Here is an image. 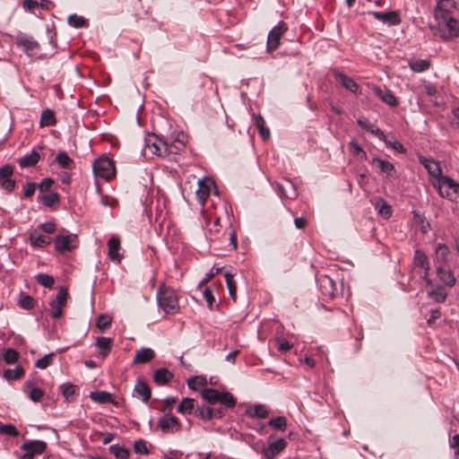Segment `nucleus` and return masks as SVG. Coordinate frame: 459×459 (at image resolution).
I'll list each match as a JSON object with an SVG mask.
<instances>
[{"instance_id":"f257e3e1","label":"nucleus","mask_w":459,"mask_h":459,"mask_svg":"<svg viewBox=\"0 0 459 459\" xmlns=\"http://www.w3.org/2000/svg\"><path fill=\"white\" fill-rule=\"evenodd\" d=\"M185 134H178V138L154 137L146 141V147L154 154L166 157L169 154H177L185 147Z\"/></svg>"},{"instance_id":"f03ea898","label":"nucleus","mask_w":459,"mask_h":459,"mask_svg":"<svg viewBox=\"0 0 459 459\" xmlns=\"http://www.w3.org/2000/svg\"><path fill=\"white\" fill-rule=\"evenodd\" d=\"M159 307L166 313L175 315L179 311L178 299L175 290L161 284L157 290Z\"/></svg>"},{"instance_id":"7ed1b4c3","label":"nucleus","mask_w":459,"mask_h":459,"mask_svg":"<svg viewBox=\"0 0 459 459\" xmlns=\"http://www.w3.org/2000/svg\"><path fill=\"white\" fill-rule=\"evenodd\" d=\"M432 185L437 188L442 197H446L452 202H459V183L447 176H442L437 180H434Z\"/></svg>"},{"instance_id":"20e7f679","label":"nucleus","mask_w":459,"mask_h":459,"mask_svg":"<svg viewBox=\"0 0 459 459\" xmlns=\"http://www.w3.org/2000/svg\"><path fill=\"white\" fill-rule=\"evenodd\" d=\"M435 18L438 22L437 33L440 38L449 40L459 36V22L451 14Z\"/></svg>"},{"instance_id":"39448f33","label":"nucleus","mask_w":459,"mask_h":459,"mask_svg":"<svg viewBox=\"0 0 459 459\" xmlns=\"http://www.w3.org/2000/svg\"><path fill=\"white\" fill-rule=\"evenodd\" d=\"M93 173L96 177L106 180L112 179L116 175V168L113 160L108 157H100L92 164Z\"/></svg>"},{"instance_id":"423d86ee","label":"nucleus","mask_w":459,"mask_h":459,"mask_svg":"<svg viewBox=\"0 0 459 459\" xmlns=\"http://www.w3.org/2000/svg\"><path fill=\"white\" fill-rule=\"evenodd\" d=\"M68 292L65 288H60L56 298L49 302L50 314L55 319L63 316V308L66 306Z\"/></svg>"},{"instance_id":"0eeeda50","label":"nucleus","mask_w":459,"mask_h":459,"mask_svg":"<svg viewBox=\"0 0 459 459\" xmlns=\"http://www.w3.org/2000/svg\"><path fill=\"white\" fill-rule=\"evenodd\" d=\"M287 30L288 27L286 23L280 22L270 30L266 43L267 50L269 52L273 51L279 48L281 38L287 31Z\"/></svg>"},{"instance_id":"6e6552de","label":"nucleus","mask_w":459,"mask_h":459,"mask_svg":"<svg viewBox=\"0 0 459 459\" xmlns=\"http://www.w3.org/2000/svg\"><path fill=\"white\" fill-rule=\"evenodd\" d=\"M77 236L74 234L57 235L55 238V247L59 253L70 251L76 247Z\"/></svg>"},{"instance_id":"1a4fd4ad","label":"nucleus","mask_w":459,"mask_h":459,"mask_svg":"<svg viewBox=\"0 0 459 459\" xmlns=\"http://www.w3.org/2000/svg\"><path fill=\"white\" fill-rule=\"evenodd\" d=\"M319 288L325 297L333 299L338 294L335 281L328 275H322L318 279Z\"/></svg>"},{"instance_id":"9d476101","label":"nucleus","mask_w":459,"mask_h":459,"mask_svg":"<svg viewBox=\"0 0 459 459\" xmlns=\"http://www.w3.org/2000/svg\"><path fill=\"white\" fill-rule=\"evenodd\" d=\"M13 173V168L11 165H5L0 169V186L9 193L15 187V181L11 178Z\"/></svg>"},{"instance_id":"9b49d317","label":"nucleus","mask_w":459,"mask_h":459,"mask_svg":"<svg viewBox=\"0 0 459 459\" xmlns=\"http://www.w3.org/2000/svg\"><path fill=\"white\" fill-rule=\"evenodd\" d=\"M158 425L163 432H175L180 429L178 420L170 413H166L164 416L160 417Z\"/></svg>"},{"instance_id":"f8f14e48","label":"nucleus","mask_w":459,"mask_h":459,"mask_svg":"<svg viewBox=\"0 0 459 459\" xmlns=\"http://www.w3.org/2000/svg\"><path fill=\"white\" fill-rule=\"evenodd\" d=\"M368 13L373 15L377 20L385 24L396 25L401 22L399 13L396 11L369 12Z\"/></svg>"},{"instance_id":"ddd939ff","label":"nucleus","mask_w":459,"mask_h":459,"mask_svg":"<svg viewBox=\"0 0 459 459\" xmlns=\"http://www.w3.org/2000/svg\"><path fill=\"white\" fill-rule=\"evenodd\" d=\"M212 186H213V182L209 178L198 180V188L195 191V195L202 205L204 204L210 195Z\"/></svg>"},{"instance_id":"4468645a","label":"nucleus","mask_w":459,"mask_h":459,"mask_svg":"<svg viewBox=\"0 0 459 459\" xmlns=\"http://www.w3.org/2000/svg\"><path fill=\"white\" fill-rule=\"evenodd\" d=\"M17 45L22 47L24 51L29 55L35 54L39 48V43L33 39V38L21 34L16 39Z\"/></svg>"},{"instance_id":"2eb2a0df","label":"nucleus","mask_w":459,"mask_h":459,"mask_svg":"<svg viewBox=\"0 0 459 459\" xmlns=\"http://www.w3.org/2000/svg\"><path fill=\"white\" fill-rule=\"evenodd\" d=\"M419 161L427 169L429 175H431L435 180L439 179L442 177V169L439 164L434 160L428 159L424 156H419Z\"/></svg>"},{"instance_id":"dca6fc26","label":"nucleus","mask_w":459,"mask_h":459,"mask_svg":"<svg viewBox=\"0 0 459 459\" xmlns=\"http://www.w3.org/2000/svg\"><path fill=\"white\" fill-rule=\"evenodd\" d=\"M287 446V441L284 438H278L269 444L264 449L263 454L267 459H273L276 455L284 450Z\"/></svg>"},{"instance_id":"f3484780","label":"nucleus","mask_w":459,"mask_h":459,"mask_svg":"<svg viewBox=\"0 0 459 459\" xmlns=\"http://www.w3.org/2000/svg\"><path fill=\"white\" fill-rule=\"evenodd\" d=\"M108 255L115 263L119 264L122 259V255L119 253L120 250V239L117 236H112L108 241Z\"/></svg>"},{"instance_id":"a211bd4d","label":"nucleus","mask_w":459,"mask_h":459,"mask_svg":"<svg viewBox=\"0 0 459 459\" xmlns=\"http://www.w3.org/2000/svg\"><path fill=\"white\" fill-rule=\"evenodd\" d=\"M333 76L346 90L353 93L358 92L359 86L351 77L336 71L333 72Z\"/></svg>"},{"instance_id":"6ab92c4d","label":"nucleus","mask_w":459,"mask_h":459,"mask_svg":"<svg viewBox=\"0 0 459 459\" xmlns=\"http://www.w3.org/2000/svg\"><path fill=\"white\" fill-rule=\"evenodd\" d=\"M47 444L41 440L26 441L21 446V449L32 453V455H41L45 452Z\"/></svg>"},{"instance_id":"aec40b11","label":"nucleus","mask_w":459,"mask_h":459,"mask_svg":"<svg viewBox=\"0 0 459 459\" xmlns=\"http://www.w3.org/2000/svg\"><path fill=\"white\" fill-rule=\"evenodd\" d=\"M29 240L33 247H45L50 245L52 239L48 236L40 234L38 230L30 232Z\"/></svg>"},{"instance_id":"412c9836","label":"nucleus","mask_w":459,"mask_h":459,"mask_svg":"<svg viewBox=\"0 0 459 459\" xmlns=\"http://www.w3.org/2000/svg\"><path fill=\"white\" fill-rule=\"evenodd\" d=\"M374 91L376 95L385 103L391 107L398 106V100L392 91L386 88L375 87Z\"/></svg>"},{"instance_id":"4be33fe9","label":"nucleus","mask_w":459,"mask_h":459,"mask_svg":"<svg viewBox=\"0 0 459 459\" xmlns=\"http://www.w3.org/2000/svg\"><path fill=\"white\" fill-rule=\"evenodd\" d=\"M435 264L444 265L449 260L450 249L446 244L438 243L435 247Z\"/></svg>"},{"instance_id":"5701e85b","label":"nucleus","mask_w":459,"mask_h":459,"mask_svg":"<svg viewBox=\"0 0 459 459\" xmlns=\"http://www.w3.org/2000/svg\"><path fill=\"white\" fill-rule=\"evenodd\" d=\"M435 17H444L450 15L451 11L455 7L454 0H436Z\"/></svg>"},{"instance_id":"b1692460","label":"nucleus","mask_w":459,"mask_h":459,"mask_svg":"<svg viewBox=\"0 0 459 459\" xmlns=\"http://www.w3.org/2000/svg\"><path fill=\"white\" fill-rule=\"evenodd\" d=\"M437 274L438 279L446 286L448 287H454L456 279L451 270L446 269L442 265L437 266Z\"/></svg>"},{"instance_id":"393cba45","label":"nucleus","mask_w":459,"mask_h":459,"mask_svg":"<svg viewBox=\"0 0 459 459\" xmlns=\"http://www.w3.org/2000/svg\"><path fill=\"white\" fill-rule=\"evenodd\" d=\"M134 396L142 399L143 403H148L152 392L147 384L142 380H138L134 388Z\"/></svg>"},{"instance_id":"a878e982","label":"nucleus","mask_w":459,"mask_h":459,"mask_svg":"<svg viewBox=\"0 0 459 459\" xmlns=\"http://www.w3.org/2000/svg\"><path fill=\"white\" fill-rule=\"evenodd\" d=\"M414 268H420L423 271H429V262L427 255L420 249H416L413 255Z\"/></svg>"},{"instance_id":"bb28decb","label":"nucleus","mask_w":459,"mask_h":459,"mask_svg":"<svg viewBox=\"0 0 459 459\" xmlns=\"http://www.w3.org/2000/svg\"><path fill=\"white\" fill-rule=\"evenodd\" d=\"M174 377L172 372L165 368H158L153 374V381L158 385H164L170 382Z\"/></svg>"},{"instance_id":"cd10ccee","label":"nucleus","mask_w":459,"mask_h":459,"mask_svg":"<svg viewBox=\"0 0 459 459\" xmlns=\"http://www.w3.org/2000/svg\"><path fill=\"white\" fill-rule=\"evenodd\" d=\"M428 297L437 303H444L447 297L446 289L441 285H437L428 290Z\"/></svg>"},{"instance_id":"c85d7f7f","label":"nucleus","mask_w":459,"mask_h":459,"mask_svg":"<svg viewBox=\"0 0 459 459\" xmlns=\"http://www.w3.org/2000/svg\"><path fill=\"white\" fill-rule=\"evenodd\" d=\"M155 356L154 351L151 348H142L140 349L134 358V364H143L151 361Z\"/></svg>"},{"instance_id":"c756f323","label":"nucleus","mask_w":459,"mask_h":459,"mask_svg":"<svg viewBox=\"0 0 459 459\" xmlns=\"http://www.w3.org/2000/svg\"><path fill=\"white\" fill-rule=\"evenodd\" d=\"M39 153L33 149L30 153L20 158L18 163L22 168H29L35 166L39 160Z\"/></svg>"},{"instance_id":"7c9ffc66","label":"nucleus","mask_w":459,"mask_h":459,"mask_svg":"<svg viewBox=\"0 0 459 459\" xmlns=\"http://www.w3.org/2000/svg\"><path fill=\"white\" fill-rule=\"evenodd\" d=\"M96 346L100 350V355L106 358L109 353L112 347V340L108 337H98L96 340Z\"/></svg>"},{"instance_id":"2f4dec72","label":"nucleus","mask_w":459,"mask_h":459,"mask_svg":"<svg viewBox=\"0 0 459 459\" xmlns=\"http://www.w3.org/2000/svg\"><path fill=\"white\" fill-rule=\"evenodd\" d=\"M56 124L55 113L52 109L46 108L42 111L39 120V126H53Z\"/></svg>"},{"instance_id":"473e14b6","label":"nucleus","mask_w":459,"mask_h":459,"mask_svg":"<svg viewBox=\"0 0 459 459\" xmlns=\"http://www.w3.org/2000/svg\"><path fill=\"white\" fill-rule=\"evenodd\" d=\"M90 397L92 401L99 403H115L112 394L107 391L91 392Z\"/></svg>"},{"instance_id":"72a5a7b5","label":"nucleus","mask_w":459,"mask_h":459,"mask_svg":"<svg viewBox=\"0 0 459 459\" xmlns=\"http://www.w3.org/2000/svg\"><path fill=\"white\" fill-rule=\"evenodd\" d=\"M372 164H376L382 173H385L387 176H393V172L395 171L394 166L385 160L379 158H373Z\"/></svg>"},{"instance_id":"f704fd0d","label":"nucleus","mask_w":459,"mask_h":459,"mask_svg":"<svg viewBox=\"0 0 459 459\" xmlns=\"http://www.w3.org/2000/svg\"><path fill=\"white\" fill-rule=\"evenodd\" d=\"M55 160L59 165V167L65 169H73L74 168V161L68 156L65 152H60Z\"/></svg>"},{"instance_id":"c9c22d12","label":"nucleus","mask_w":459,"mask_h":459,"mask_svg":"<svg viewBox=\"0 0 459 459\" xmlns=\"http://www.w3.org/2000/svg\"><path fill=\"white\" fill-rule=\"evenodd\" d=\"M247 414L251 418L265 419L268 416V411L264 404H255L247 410Z\"/></svg>"},{"instance_id":"e433bc0d","label":"nucleus","mask_w":459,"mask_h":459,"mask_svg":"<svg viewBox=\"0 0 459 459\" xmlns=\"http://www.w3.org/2000/svg\"><path fill=\"white\" fill-rule=\"evenodd\" d=\"M358 125L366 130L367 132L379 137L384 136V132L379 128L376 127L373 124H371L367 118H359L357 120Z\"/></svg>"},{"instance_id":"4c0bfd02","label":"nucleus","mask_w":459,"mask_h":459,"mask_svg":"<svg viewBox=\"0 0 459 459\" xmlns=\"http://www.w3.org/2000/svg\"><path fill=\"white\" fill-rule=\"evenodd\" d=\"M378 138L382 140L386 144V146L392 148L399 153L406 152V149L403 147V145L394 136L388 137L384 134V136H379Z\"/></svg>"},{"instance_id":"58836bf2","label":"nucleus","mask_w":459,"mask_h":459,"mask_svg":"<svg viewBox=\"0 0 459 459\" xmlns=\"http://www.w3.org/2000/svg\"><path fill=\"white\" fill-rule=\"evenodd\" d=\"M409 67L415 73L427 71L431 64L428 59H415L409 62Z\"/></svg>"},{"instance_id":"ea45409f","label":"nucleus","mask_w":459,"mask_h":459,"mask_svg":"<svg viewBox=\"0 0 459 459\" xmlns=\"http://www.w3.org/2000/svg\"><path fill=\"white\" fill-rule=\"evenodd\" d=\"M0 358L6 363V364H15L19 358L20 354L17 351H15L13 348H7L4 350L3 353L1 354Z\"/></svg>"},{"instance_id":"a19ab883","label":"nucleus","mask_w":459,"mask_h":459,"mask_svg":"<svg viewBox=\"0 0 459 459\" xmlns=\"http://www.w3.org/2000/svg\"><path fill=\"white\" fill-rule=\"evenodd\" d=\"M221 393L212 388H204L202 391V397L210 404H215L219 403Z\"/></svg>"},{"instance_id":"79ce46f5","label":"nucleus","mask_w":459,"mask_h":459,"mask_svg":"<svg viewBox=\"0 0 459 459\" xmlns=\"http://www.w3.org/2000/svg\"><path fill=\"white\" fill-rule=\"evenodd\" d=\"M108 451L117 459H127L130 455L129 449L119 446L118 444L111 445L108 447Z\"/></svg>"},{"instance_id":"37998d69","label":"nucleus","mask_w":459,"mask_h":459,"mask_svg":"<svg viewBox=\"0 0 459 459\" xmlns=\"http://www.w3.org/2000/svg\"><path fill=\"white\" fill-rule=\"evenodd\" d=\"M255 125L264 140H266L270 137V130L265 126L264 119L262 116H256L254 117Z\"/></svg>"},{"instance_id":"c03bdc74","label":"nucleus","mask_w":459,"mask_h":459,"mask_svg":"<svg viewBox=\"0 0 459 459\" xmlns=\"http://www.w3.org/2000/svg\"><path fill=\"white\" fill-rule=\"evenodd\" d=\"M195 401L191 398H184L178 406V411L182 414H191L195 409Z\"/></svg>"},{"instance_id":"a18cd8bd","label":"nucleus","mask_w":459,"mask_h":459,"mask_svg":"<svg viewBox=\"0 0 459 459\" xmlns=\"http://www.w3.org/2000/svg\"><path fill=\"white\" fill-rule=\"evenodd\" d=\"M224 277H225V280H226L227 288H228V290H229L230 297L235 302L236 299H237V284H236V281L233 279V275L230 273H229V272L225 273Z\"/></svg>"},{"instance_id":"49530a36","label":"nucleus","mask_w":459,"mask_h":459,"mask_svg":"<svg viewBox=\"0 0 459 459\" xmlns=\"http://www.w3.org/2000/svg\"><path fill=\"white\" fill-rule=\"evenodd\" d=\"M18 304L22 308L30 310L35 306V299L28 294L21 292L19 295Z\"/></svg>"},{"instance_id":"de8ad7c7","label":"nucleus","mask_w":459,"mask_h":459,"mask_svg":"<svg viewBox=\"0 0 459 459\" xmlns=\"http://www.w3.org/2000/svg\"><path fill=\"white\" fill-rule=\"evenodd\" d=\"M267 424L274 429L284 431L287 428V420L283 416H278L271 419Z\"/></svg>"},{"instance_id":"09e8293b","label":"nucleus","mask_w":459,"mask_h":459,"mask_svg":"<svg viewBox=\"0 0 459 459\" xmlns=\"http://www.w3.org/2000/svg\"><path fill=\"white\" fill-rule=\"evenodd\" d=\"M24 375V370L22 367H16L13 369H6L4 372V377L8 380L20 379Z\"/></svg>"},{"instance_id":"8fccbe9b","label":"nucleus","mask_w":459,"mask_h":459,"mask_svg":"<svg viewBox=\"0 0 459 459\" xmlns=\"http://www.w3.org/2000/svg\"><path fill=\"white\" fill-rule=\"evenodd\" d=\"M195 413L198 418H200L204 420H212V408L209 406H205V405L198 406L197 405Z\"/></svg>"},{"instance_id":"3c124183","label":"nucleus","mask_w":459,"mask_h":459,"mask_svg":"<svg viewBox=\"0 0 459 459\" xmlns=\"http://www.w3.org/2000/svg\"><path fill=\"white\" fill-rule=\"evenodd\" d=\"M219 403L226 408H233L236 405V398L229 392H222L220 394Z\"/></svg>"},{"instance_id":"603ef678","label":"nucleus","mask_w":459,"mask_h":459,"mask_svg":"<svg viewBox=\"0 0 459 459\" xmlns=\"http://www.w3.org/2000/svg\"><path fill=\"white\" fill-rule=\"evenodd\" d=\"M206 378L203 376H195L187 380L188 387L192 390H197L199 387L205 386Z\"/></svg>"},{"instance_id":"864d4df0","label":"nucleus","mask_w":459,"mask_h":459,"mask_svg":"<svg viewBox=\"0 0 459 459\" xmlns=\"http://www.w3.org/2000/svg\"><path fill=\"white\" fill-rule=\"evenodd\" d=\"M110 325H111V317L110 316L101 314L97 317L96 326L101 333H104L110 326Z\"/></svg>"},{"instance_id":"5fc2aeb1","label":"nucleus","mask_w":459,"mask_h":459,"mask_svg":"<svg viewBox=\"0 0 459 459\" xmlns=\"http://www.w3.org/2000/svg\"><path fill=\"white\" fill-rule=\"evenodd\" d=\"M376 206L378 209L379 214H381L384 218H389L391 216L392 208L385 200L379 199L377 202Z\"/></svg>"},{"instance_id":"6e6d98bb","label":"nucleus","mask_w":459,"mask_h":459,"mask_svg":"<svg viewBox=\"0 0 459 459\" xmlns=\"http://www.w3.org/2000/svg\"><path fill=\"white\" fill-rule=\"evenodd\" d=\"M37 282L46 288H52L55 280L52 276L46 273H39L36 275Z\"/></svg>"},{"instance_id":"4d7b16f0","label":"nucleus","mask_w":459,"mask_h":459,"mask_svg":"<svg viewBox=\"0 0 459 459\" xmlns=\"http://www.w3.org/2000/svg\"><path fill=\"white\" fill-rule=\"evenodd\" d=\"M42 203L48 207H52L59 203V195L56 192L48 193L42 196Z\"/></svg>"},{"instance_id":"13d9d810","label":"nucleus","mask_w":459,"mask_h":459,"mask_svg":"<svg viewBox=\"0 0 459 459\" xmlns=\"http://www.w3.org/2000/svg\"><path fill=\"white\" fill-rule=\"evenodd\" d=\"M67 22L69 25L74 28H82L87 24L86 20L82 16L77 14H71L68 16Z\"/></svg>"},{"instance_id":"bf43d9fd","label":"nucleus","mask_w":459,"mask_h":459,"mask_svg":"<svg viewBox=\"0 0 459 459\" xmlns=\"http://www.w3.org/2000/svg\"><path fill=\"white\" fill-rule=\"evenodd\" d=\"M53 357H54V353H52V352L43 356L42 358L39 359L36 361L35 367H37L40 369L47 368L49 365H51Z\"/></svg>"},{"instance_id":"052dcab7","label":"nucleus","mask_w":459,"mask_h":459,"mask_svg":"<svg viewBox=\"0 0 459 459\" xmlns=\"http://www.w3.org/2000/svg\"><path fill=\"white\" fill-rule=\"evenodd\" d=\"M0 433L9 437H17L19 435V431L13 424L1 425Z\"/></svg>"},{"instance_id":"680f3d73","label":"nucleus","mask_w":459,"mask_h":459,"mask_svg":"<svg viewBox=\"0 0 459 459\" xmlns=\"http://www.w3.org/2000/svg\"><path fill=\"white\" fill-rule=\"evenodd\" d=\"M134 450L136 454L149 455V450L146 446V442L143 439H139L134 444Z\"/></svg>"},{"instance_id":"e2e57ef3","label":"nucleus","mask_w":459,"mask_h":459,"mask_svg":"<svg viewBox=\"0 0 459 459\" xmlns=\"http://www.w3.org/2000/svg\"><path fill=\"white\" fill-rule=\"evenodd\" d=\"M289 185L290 186V187L292 189L291 192L288 193L287 190L285 189V187L281 185L277 186V191L281 196H284V197H287L290 199H293L297 196V193H296V190L294 189V186H292V184L290 182H289Z\"/></svg>"},{"instance_id":"0e129e2a","label":"nucleus","mask_w":459,"mask_h":459,"mask_svg":"<svg viewBox=\"0 0 459 459\" xmlns=\"http://www.w3.org/2000/svg\"><path fill=\"white\" fill-rule=\"evenodd\" d=\"M77 387L72 384H65L62 385V394L66 398L69 399L74 396L76 393Z\"/></svg>"},{"instance_id":"69168bd1","label":"nucleus","mask_w":459,"mask_h":459,"mask_svg":"<svg viewBox=\"0 0 459 459\" xmlns=\"http://www.w3.org/2000/svg\"><path fill=\"white\" fill-rule=\"evenodd\" d=\"M349 149L354 155L361 156L362 158L367 156L365 151L354 141L349 143Z\"/></svg>"},{"instance_id":"338daca9","label":"nucleus","mask_w":459,"mask_h":459,"mask_svg":"<svg viewBox=\"0 0 459 459\" xmlns=\"http://www.w3.org/2000/svg\"><path fill=\"white\" fill-rule=\"evenodd\" d=\"M221 235V230L220 229V227L213 228V226H212L211 228H209V230L206 233V238L210 241H215L220 238Z\"/></svg>"},{"instance_id":"774afa93","label":"nucleus","mask_w":459,"mask_h":459,"mask_svg":"<svg viewBox=\"0 0 459 459\" xmlns=\"http://www.w3.org/2000/svg\"><path fill=\"white\" fill-rule=\"evenodd\" d=\"M38 229L42 230L43 232H45L47 234H52L56 230V224L54 222H52V221H48V222L40 223L38 226Z\"/></svg>"}]
</instances>
